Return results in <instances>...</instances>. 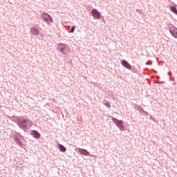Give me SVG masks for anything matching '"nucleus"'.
I'll return each instance as SVG.
<instances>
[{
	"label": "nucleus",
	"instance_id": "obj_14",
	"mask_svg": "<svg viewBox=\"0 0 177 177\" xmlns=\"http://www.w3.org/2000/svg\"><path fill=\"white\" fill-rule=\"evenodd\" d=\"M169 10H171V12H172V13H174V15H176V16H177V8H176V7H175L174 6H170Z\"/></svg>",
	"mask_w": 177,
	"mask_h": 177
},
{
	"label": "nucleus",
	"instance_id": "obj_5",
	"mask_svg": "<svg viewBox=\"0 0 177 177\" xmlns=\"http://www.w3.org/2000/svg\"><path fill=\"white\" fill-rule=\"evenodd\" d=\"M41 18L42 19L44 23H47V24H50V23H53V19L50 15L48 14V12H43L41 15Z\"/></svg>",
	"mask_w": 177,
	"mask_h": 177
},
{
	"label": "nucleus",
	"instance_id": "obj_8",
	"mask_svg": "<svg viewBox=\"0 0 177 177\" xmlns=\"http://www.w3.org/2000/svg\"><path fill=\"white\" fill-rule=\"evenodd\" d=\"M169 31L171 35H172L174 37V38L177 39V28H176V26H172L171 27H169Z\"/></svg>",
	"mask_w": 177,
	"mask_h": 177
},
{
	"label": "nucleus",
	"instance_id": "obj_10",
	"mask_svg": "<svg viewBox=\"0 0 177 177\" xmlns=\"http://www.w3.org/2000/svg\"><path fill=\"white\" fill-rule=\"evenodd\" d=\"M30 135L32 136L35 139H41V133L37 130H31Z\"/></svg>",
	"mask_w": 177,
	"mask_h": 177
},
{
	"label": "nucleus",
	"instance_id": "obj_1",
	"mask_svg": "<svg viewBox=\"0 0 177 177\" xmlns=\"http://www.w3.org/2000/svg\"><path fill=\"white\" fill-rule=\"evenodd\" d=\"M10 120L13 121V122L17 123V125L19 127V128H20V129H23L24 132H27L29 131L30 128H31L33 125L32 120H31L26 115H12L10 117Z\"/></svg>",
	"mask_w": 177,
	"mask_h": 177
},
{
	"label": "nucleus",
	"instance_id": "obj_3",
	"mask_svg": "<svg viewBox=\"0 0 177 177\" xmlns=\"http://www.w3.org/2000/svg\"><path fill=\"white\" fill-rule=\"evenodd\" d=\"M57 45V50L62 53V55H68L67 52H68V45L64 43H59Z\"/></svg>",
	"mask_w": 177,
	"mask_h": 177
},
{
	"label": "nucleus",
	"instance_id": "obj_6",
	"mask_svg": "<svg viewBox=\"0 0 177 177\" xmlns=\"http://www.w3.org/2000/svg\"><path fill=\"white\" fill-rule=\"evenodd\" d=\"M91 15L93 17L94 20H100L102 19V13L96 8H93L91 11Z\"/></svg>",
	"mask_w": 177,
	"mask_h": 177
},
{
	"label": "nucleus",
	"instance_id": "obj_7",
	"mask_svg": "<svg viewBox=\"0 0 177 177\" xmlns=\"http://www.w3.org/2000/svg\"><path fill=\"white\" fill-rule=\"evenodd\" d=\"M30 35H33V37H38L39 35V29L35 26H32L30 28Z\"/></svg>",
	"mask_w": 177,
	"mask_h": 177
},
{
	"label": "nucleus",
	"instance_id": "obj_13",
	"mask_svg": "<svg viewBox=\"0 0 177 177\" xmlns=\"http://www.w3.org/2000/svg\"><path fill=\"white\" fill-rule=\"evenodd\" d=\"M59 151H61V153H66V151H67V148H66V147H64V145L58 143V146H57Z\"/></svg>",
	"mask_w": 177,
	"mask_h": 177
},
{
	"label": "nucleus",
	"instance_id": "obj_16",
	"mask_svg": "<svg viewBox=\"0 0 177 177\" xmlns=\"http://www.w3.org/2000/svg\"><path fill=\"white\" fill-rule=\"evenodd\" d=\"M75 31V26L73 25L71 28V30L68 31V32H70L71 34H73Z\"/></svg>",
	"mask_w": 177,
	"mask_h": 177
},
{
	"label": "nucleus",
	"instance_id": "obj_2",
	"mask_svg": "<svg viewBox=\"0 0 177 177\" xmlns=\"http://www.w3.org/2000/svg\"><path fill=\"white\" fill-rule=\"evenodd\" d=\"M111 121H113V124H115V125L119 128L120 131H127V128H125V125L124 124V120H118L115 117H112Z\"/></svg>",
	"mask_w": 177,
	"mask_h": 177
},
{
	"label": "nucleus",
	"instance_id": "obj_9",
	"mask_svg": "<svg viewBox=\"0 0 177 177\" xmlns=\"http://www.w3.org/2000/svg\"><path fill=\"white\" fill-rule=\"evenodd\" d=\"M121 64L124 68H127V70H132V65L128 62V61L125 59L121 60Z\"/></svg>",
	"mask_w": 177,
	"mask_h": 177
},
{
	"label": "nucleus",
	"instance_id": "obj_4",
	"mask_svg": "<svg viewBox=\"0 0 177 177\" xmlns=\"http://www.w3.org/2000/svg\"><path fill=\"white\" fill-rule=\"evenodd\" d=\"M23 136L19 132H16V133L14 135V140L18 146H20V147H24V145H23V142H21V140L23 139Z\"/></svg>",
	"mask_w": 177,
	"mask_h": 177
},
{
	"label": "nucleus",
	"instance_id": "obj_15",
	"mask_svg": "<svg viewBox=\"0 0 177 177\" xmlns=\"http://www.w3.org/2000/svg\"><path fill=\"white\" fill-rule=\"evenodd\" d=\"M102 104H104L106 107H108V109H110L111 107V104H110V102H109L107 100H104L102 101Z\"/></svg>",
	"mask_w": 177,
	"mask_h": 177
},
{
	"label": "nucleus",
	"instance_id": "obj_11",
	"mask_svg": "<svg viewBox=\"0 0 177 177\" xmlns=\"http://www.w3.org/2000/svg\"><path fill=\"white\" fill-rule=\"evenodd\" d=\"M76 150H77L78 153H80V154H81L82 156H91V153L85 149L77 148V149H76Z\"/></svg>",
	"mask_w": 177,
	"mask_h": 177
},
{
	"label": "nucleus",
	"instance_id": "obj_12",
	"mask_svg": "<svg viewBox=\"0 0 177 177\" xmlns=\"http://www.w3.org/2000/svg\"><path fill=\"white\" fill-rule=\"evenodd\" d=\"M135 109L136 110H138V111H140V113H144V114L149 116V113L145 111V109H143V107L140 106V105H136Z\"/></svg>",
	"mask_w": 177,
	"mask_h": 177
},
{
	"label": "nucleus",
	"instance_id": "obj_17",
	"mask_svg": "<svg viewBox=\"0 0 177 177\" xmlns=\"http://www.w3.org/2000/svg\"><path fill=\"white\" fill-rule=\"evenodd\" d=\"M158 84H159L160 85H162L163 84H165V81H160V82H158Z\"/></svg>",
	"mask_w": 177,
	"mask_h": 177
},
{
	"label": "nucleus",
	"instance_id": "obj_18",
	"mask_svg": "<svg viewBox=\"0 0 177 177\" xmlns=\"http://www.w3.org/2000/svg\"><path fill=\"white\" fill-rule=\"evenodd\" d=\"M131 71H132V73H135V69L131 68V70H130Z\"/></svg>",
	"mask_w": 177,
	"mask_h": 177
}]
</instances>
